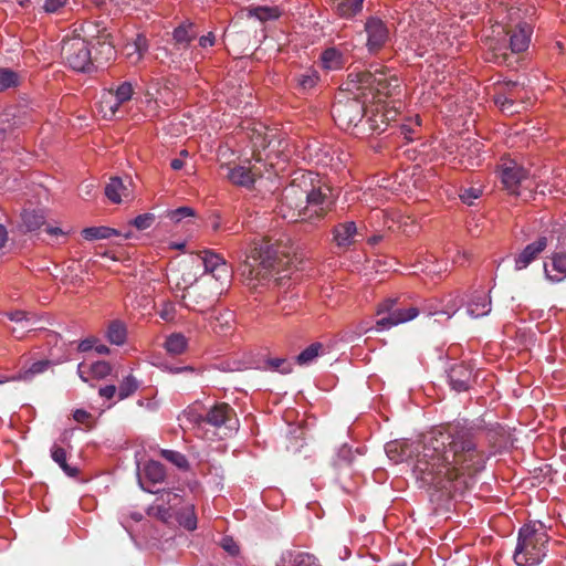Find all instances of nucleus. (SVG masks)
Returning <instances> with one entry per match:
<instances>
[{
	"instance_id": "nucleus-26",
	"label": "nucleus",
	"mask_w": 566,
	"mask_h": 566,
	"mask_svg": "<svg viewBox=\"0 0 566 566\" xmlns=\"http://www.w3.org/2000/svg\"><path fill=\"white\" fill-rule=\"evenodd\" d=\"M160 533H129L132 541L137 547L144 549H165L171 546L169 544L165 547L160 542Z\"/></svg>"
},
{
	"instance_id": "nucleus-22",
	"label": "nucleus",
	"mask_w": 566,
	"mask_h": 566,
	"mask_svg": "<svg viewBox=\"0 0 566 566\" xmlns=\"http://www.w3.org/2000/svg\"><path fill=\"white\" fill-rule=\"evenodd\" d=\"M400 80L395 76H387L385 73H378L373 92V97H390L400 93Z\"/></svg>"
},
{
	"instance_id": "nucleus-47",
	"label": "nucleus",
	"mask_w": 566,
	"mask_h": 566,
	"mask_svg": "<svg viewBox=\"0 0 566 566\" xmlns=\"http://www.w3.org/2000/svg\"><path fill=\"white\" fill-rule=\"evenodd\" d=\"M147 48L148 45L146 36L143 34H137L134 44L127 45L128 50L133 49V52L128 51L127 54L130 56L135 54V62H138L143 57V54L147 51Z\"/></svg>"
},
{
	"instance_id": "nucleus-50",
	"label": "nucleus",
	"mask_w": 566,
	"mask_h": 566,
	"mask_svg": "<svg viewBox=\"0 0 566 566\" xmlns=\"http://www.w3.org/2000/svg\"><path fill=\"white\" fill-rule=\"evenodd\" d=\"M90 371L94 378L103 379L111 374L112 367L107 361L101 360L92 364Z\"/></svg>"
},
{
	"instance_id": "nucleus-23",
	"label": "nucleus",
	"mask_w": 566,
	"mask_h": 566,
	"mask_svg": "<svg viewBox=\"0 0 566 566\" xmlns=\"http://www.w3.org/2000/svg\"><path fill=\"white\" fill-rule=\"evenodd\" d=\"M277 566H322L317 558L308 553L287 551L282 554Z\"/></svg>"
},
{
	"instance_id": "nucleus-49",
	"label": "nucleus",
	"mask_w": 566,
	"mask_h": 566,
	"mask_svg": "<svg viewBox=\"0 0 566 566\" xmlns=\"http://www.w3.org/2000/svg\"><path fill=\"white\" fill-rule=\"evenodd\" d=\"M482 195V190L478 187H469L460 190V199L463 203L468 206L474 205V201L479 199Z\"/></svg>"
},
{
	"instance_id": "nucleus-31",
	"label": "nucleus",
	"mask_w": 566,
	"mask_h": 566,
	"mask_svg": "<svg viewBox=\"0 0 566 566\" xmlns=\"http://www.w3.org/2000/svg\"><path fill=\"white\" fill-rule=\"evenodd\" d=\"M294 81L296 82V87L301 93H308L317 85L319 75L317 71L307 69L304 72L296 74Z\"/></svg>"
},
{
	"instance_id": "nucleus-56",
	"label": "nucleus",
	"mask_w": 566,
	"mask_h": 566,
	"mask_svg": "<svg viewBox=\"0 0 566 566\" xmlns=\"http://www.w3.org/2000/svg\"><path fill=\"white\" fill-rule=\"evenodd\" d=\"M271 369L277 370L282 374H289L292 370V365L284 358H272L268 360Z\"/></svg>"
},
{
	"instance_id": "nucleus-14",
	"label": "nucleus",
	"mask_w": 566,
	"mask_h": 566,
	"mask_svg": "<svg viewBox=\"0 0 566 566\" xmlns=\"http://www.w3.org/2000/svg\"><path fill=\"white\" fill-rule=\"evenodd\" d=\"M532 33L533 28L526 22H521L513 30L507 31L511 51L513 53L525 51L530 45Z\"/></svg>"
},
{
	"instance_id": "nucleus-62",
	"label": "nucleus",
	"mask_w": 566,
	"mask_h": 566,
	"mask_svg": "<svg viewBox=\"0 0 566 566\" xmlns=\"http://www.w3.org/2000/svg\"><path fill=\"white\" fill-rule=\"evenodd\" d=\"M98 394L105 399H112L117 394V388L114 385H107L99 388Z\"/></svg>"
},
{
	"instance_id": "nucleus-54",
	"label": "nucleus",
	"mask_w": 566,
	"mask_h": 566,
	"mask_svg": "<svg viewBox=\"0 0 566 566\" xmlns=\"http://www.w3.org/2000/svg\"><path fill=\"white\" fill-rule=\"evenodd\" d=\"M462 304L463 300L460 296H450V298L446 302L444 310L442 311V313L447 314L448 318H450L460 310Z\"/></svg>"
},
{
	"instance_id": "nucleus-5",
	"label": "nucleus",
	"mask_w": 566,
	"mask_h": 566,
	"mask_svg": "<svg viewBox=\"0 0 566 566\" xmlns=\"http://www.w3.org/2000/svg\"><path fill=\"white\" fill-rule=\"evenodd\" d=\"M376 314L378 316L382 315L375 324V329L380 332L412 321L419 315V310L416 306L400 308L398 307V298H386L378 304Z\"/></svg>"
},
{
	"instance_id": "nucleus-19",
	"label": "nucleus",
	"mask_w": 566,
	"mask_h": 566,
	"mask_svg": "<svg viewBox=\"0 0 566 566\" xmlns=\"http://www.w3.org/2000/svg\"><path fill=\"white\" fill-rule=\"evenodd\" d=\"M377 74L369 71H352L347 76L348 90L360 91L363 95H366L365 91L374 92Z\"/></svg>"
},
{
	"instance_id": "nucleus-42",
	"label": "nucleus",
	"mask_w": 566,
	"mask_h": 566,
	"mask_svg": "<svg viewBox=\"0 0 566 566\" xmlns=\"http://www.w3.org/2000/svg\"><path fill=\"white\" fill-rule=\"evenodd\" d=\"M323 350L321 343H313L296 356V363L298 365H307L312 363Z\"/></svg>"
},
{
	"instance_id": "nucleus-38",
	"label": "nucleus",
	"mask_w": 566,
	"mask_h": 566,
	"mask_svg": "<svg viewBox=\"0 0 566 566\" xmlns=\"http://www.w3.org/2000/svg\"><path fill=\"white\" fill-rule=\"evenodd\" d=\"M134 88L130 82L120 83L115 90V104H109V111L112 114L118 109L119 105L129 101L133 96Z\"/></svg>"
},
{
	"instance_id": "nucleus-48",
	"label": "nucleus",
	"mask_w": 566,
	"mask_h": 566,
	"mask_svg": "<svg viewBox=\"0 0 566 566\" xmlns=\"http://www.w3.org/2000/svg\"><path fill=\"white\" fill-rule=\"evenodd\" d=\"M250 15L255 17L260 21H268L276 19L279 17V12L276 8L256 7L250 10Z\"/></svg>"
},
{
	"instance_id": "nucleus-4",
	"label": "nucleus",
	"mask_w": 566,
	"mask_h": 566,
	"mask_svg": "<svg viewBox=\"0 0 566 566\" xmlns=\"http://www.w3.org/2000/svg\"><path fill=\"white\" fill-rule=\"evenodd\" d=\"M61 56L76 72H88L94 65L90 44L80 35L63 39Z\"/></svg>"
},
{
	"instance_id": "nucleus-17",
	"label": "nucleus",
	"mask_w": 566,
	"mask_h": 566,
	"mask_svg": "<svg viewBox=\"0 0 566 566\" xmlns=\"http://www.w3.org/2000/svg\"><path fill=\"white\" fill-rule=\"evenodd\" d=\"M200 258L205 265L206 272L211 273L216 280L221 281L229 276V269L227 263L219 254L210 250H205L201 252Z\"/></svg>"
},
{
	"instance_id": "nucleus-11",
	"label": "nucleus",
	"mask_w": 566,
	"mask_h": 566,
	"mask_svg": "<svg viewBox=\"0 0 566 566\" xmlns=\"http://www.w3.org/2000/svg\"><path fill=\"white\" fill-rule=\"evenodd\" d=\"M451 388L457 392L468 391L475 381L472 367L464 363H455L448 369Z\"/></svg>"
},
{
	"instance_id": "nucleus-27",
	"label": "nucleus",
	"mask_w": 566,
	"mask_h": 566,
	"mask_svg": "<svg viewBox=\"0 0 566 566\" xmlns=\"http://www.w3.org/2000/svg\"><path fill=\"white\" fill-rule=\"evenodd\" d=\"M334 240L338 247H348L354 241V235L357 233L355 222L348 221L339 223L334 228Z\"/></svg>"
},
{
	"instance_id": "nucleus-8",
	"label": "nucleus",
	"mask_w": 566,
	"mask_h": 566,
	"mask_svg": "<svg viewBox=\"0 0 566 566\" xmlns=\"http://www.w3.org/2000/svg\"><path fill=\"white\" fill-rule=\"evenodd\" d=\"M182 503V496L172 491H161L157 497V503L147 510V514L161 521L164 524L172 525V513Z\"/></svg>"
},
{
	"instance_id": "nucleus-55",
	"label": "nucleus",
	"mask_w": 566,
	"mask_h": 566,
	"mask_svg": "<svg viewBox=\"0 0 566 566\" xmlns=\"http://www.w3.org/2000/svg\"><path fill=\"white\" fill-rule=\"evenodd\" d=\"M155 221V216L153 213H144L137 216L133 221L132 224L136 227L138 230H146L151 227V224Z\"/></svg>"
},
{
	"instance_id": "nucleus-13",
	"label": "nucleus",
	"mask_w": 566,
	"mask_h": 566,
	"mask_svg": "<svg viewBox=\"0 0 566 566\" xmlns=\"http://www.w3.org/2000/svg\"><path fill=\"white\" fill-rule=\"evenodd\" d=\"M528 99V93L523 85L511 95L495 94L494 96V102L500 107V109L509 114L518 113V105L524 104Z\"/></svg>"
},
{
	"instance_id": "nucleus-21",
	"label": "nucleus",
	"mask_w": 566,
	"mask_h": 566,
	"mask_svg": "<svg viewBox=\"0 0 566 566\" xmlns=\"http://www.w3.org/2000/svg\"><path fill=\"white\" fill-rule=\"evenodd\" d=\"M491 311V298L484 290L472 292L468 303L467 312L471 317L478 318L489 314Z\"/></svg>"
},
{
	"instance_id": "nucleus-10",
	"label": "nucleus",
	"mask_w": 566,
	"mask_h": 566,
	"mask_svg": "<svg viewBox=\"0 0 566 566\" xmlns=\"http://www.w3.org/2000/svg\"><path fill=\"white\" fill-rule=\"evenodd\" d=\"M205 421L214 428L235 429L238 419L234 409L227 402H218L205 413Z\"/></svg>"
},
{
	"instance_id": "nucleus-41",
	"label": "nucleus",
	"mask_w": 566,
	"mask_h": 566,
	"mask_svg": "<svg viewBox=\"0 0 566 566\" xmlns=\"http://www.w3.org/2000/svg\"><path fill=\"white\" fill-rule=\"evenodd\" d=\"M139 387L137 379L133 375L125 377L117 389L119 400H124L132 396Z\"/></svg>"
},
{
	"instance_id": "nucleus-9",
	"label": "nucleus",
	"mask_w": 566,
	"mask_h": 566,
	"mask_svg": "<svg viewBox=\"0 0 566 566\" xmlns=\"http://www.w3.org/2000/svg\"><path fill=\"white\" fill-rule=\"evenodd\" d=\"M500 179L504 188L512 195L520 196L522 184L528 179L527 171L513 160H505L500 166Z\"/></svg>"
},
{
	"instance_id": "nucleus-43",
	"label": "nucleus",
	"mask_w": 566,
	"mask_h": 566,
	"mask_svg": "<svg viewBox=\"0 0 566 566\" xmlns=\"http://www.w3.org/2000/svg\"><path fill=\"white\" fill-rule=\"evenodd\" d=\"M98 46L99 50L93 57L94 62H97L98 64H104L114 59L116 51L114 49V45L109 41H98Z\"/></svg>"
},
{
	"instance_id": "nucleus-61",
	"label": "nucleus",
	"mask_w": 566,
	"mask_h": 566,
	"mask_svg": "<svg viewBox=\"0 0 566 566\" xmlns=\"http://www.w3.org/2000/svg\"><path fill=\"white\" fill-rule=\"evenodd\" d=\"M91 418L92 415L84 409H76L73 413V419L78 423H86Z\"/></svg>"
},
{
	"instance_id": "nucleus-46",
	"label": "nucleus",
	"mask_w": 566,
	"mask_h": 566,
	"mask_svg": "<svg viewBox=\"0 0 566 566\" xmlns=\"http://www.w3.org/2000/svg\"><path fill=\"white\" fill-rule=\"evenodd\" d=\"M366 125L368 126V130L371 133H382L386 129L387 123L385 120V115L382 113L377 112L369 116L366 120Z\"/></svg>"
},
{
	"instance_id": "nucleus-30",
	"label": "nucleus",
	"mask_w": 566,
	"mask_h": 566,
	"mask_svg": "<svg viewBox=\"0 0 566 566\" xmlns=\"http://www.w3.org/2000/svg\"><path fill=\"white\" fill-rule=\"evenodd\" d=\"M321 62L323 69L327 71L340 70L345 64L343 53L336 48H328L324 50L321 54Z\"/></svg>"
},
{
	"instance_id": "nucleus-1",
	"label": "nucleus",
	"mask_w": 566,
	"mask_h": 566,
	"mask_svg": "<svg viewBox=\"0 0 566 566\" xmlns=\"http://www.w3.org/2000/svg\"><path fill=\"white\" fill-rule=\"evenodd\" d=\"M481 427L449 423L423 446L415 471L419 480L440 492L438 500H450L469 490L488 460L481 443Z\"/></svg>"
},
{
	"instance_id": "nucleus-24",
	"label": "nucleus",
	"mask_w": 566,
	"mask_h": 566,
	"mask_svg": "<svg viewBox=\"0 0 566 566\" xmlns=\"http://www.w3.org/2000/svg\"><path fill=\"white\" fill-rule=\"evenodd\" d=\"M256 174L249 167H228L227 178L235 186L250 188L255 181Z\"/></svg>"
},
{
	"instance_id": "nucleus-25",
	"label": "nucleus",
	"mask_w": 566,
	"mask_h": 566,
	"mask_svg": "<svg viewBox=\"0 0 566 566\" xmlns=\"http://www.w3.org/2000/svg\"><path fill=\"white\" fill-rule=\"evenodd\" d=\"M176 520L180 527L186 531H196L197 528V515L195 512V505L187 503L172 513V520Z\"/></svg>"
},
{
	"instance_id": "nucleus-52",
	"label": "nucleus",
	"mask_w": 566,
	"mask_h": 566,
	"mask_svg": "<svg viewBox=\"0 0 566 566\" xmlns=\"http://www.w3.org/2000/svg\"><path fill=\"white\" fill-rule=\"evenodd\" d=\"M9 319L20 324L22 329L31 331L30 322L31 317L29 316V313L24 311H14L7 314Z\"/></svg>"
},
{
	"instance_id": "nucleus-45",
	"label": "nucleus",
	"mask_w": 566,
	"mask_h": 566,
	"mask_svg": "<svg viewBox=\"0 0 566 566\" xmlns=\"http://www.w3.org/2000/svg\"><path fill=\"white\" fill-rule=\"evenodd\" d=\"M160 455L179 469H188L189 467L187 458L178 451L163 449Z\"/></svg>"
},
{
	"instance_id": "nucleus-60",
	"label": "nucleus",
	"mask_w": 566,
	"mask_h": 566,
	"mask_svg": "<svg viewBox=\"0 0 566 566\" xmlns=\"http://www.w3.org/2000/svg\"><path fill=\"white\" fill-rule=\"evenodd\" d=\"M521 86L522 85L518 84L517 82L509 81L499 85L496 94L511 95L512 93L516 92Z\"/></svg>"
},
{
	"instance_id": "nucleus-29",
	"label": "nucleus",
	"mask_w": 566,
	"mask_h": 566,
	"mask_svg": "<svg viewBox=\"0 0 566 566\" xmlns=\"http://www.w3.org/2000/svg\"><path fill=\"white\" fill-rule=\"evenodd\" d=\"M198 35L196 25L191 22L182 23L174 30L175 43L180 48H187Z\"/></svg>"
},
{
	"instance_id": "nucleus-37",
	"label": "nucleus",
	"mask_w": 566,
	"mask_h": 566,
	"mask_svg": "<svg viewBox=\"0 0 566 566\" xmlns=\"http://www.w3.org/2000/svg\"><path fill=\"white\" fill-rule=\"evenodd\" d=\"M51 457L53 461L56 462L69 476L77 475L78 470L69 465L66 462V451L64 448L57 444H53L51 448Z\"/></svg>"
},
{
	"instance_id": "nucleus-18",
	"label": "nucleus",
	"mask_w": 566,
	"mask_h": 566,
	"mask_svg": "<svg viewBox=\"0 0 566 566\" xmlns=\"http://www.w3.org/2000/svg\"><path fill=\"white\" fill-rule=\"evenodd\" d=\"M546 277L553 283H559L566 279V252L553 253L548 262L544 263Z\"/></svg>"
},
{
	"instance_id": "nucleus-64",
	"label": "nucleus",
	"mask_w": 566,
	"mask_h": 566,
	"mask_svg": "<svg viewBox=\"0 0 566 566\" xmlns=\"http://www.w3.org/2000/svg\"><path fill=\"white\" fill-rule=\"evenodd\" d=\"M94 344H95L94 338H86L78 344L77 349L82 353H85V352H88L90 349H92L94 347Z\"/></svg>"
},
{
	"instance_id": "nucleus-58",
	"label": "nucleus",
	"mask_w": 566,
	"mask_h": 566,
	"mask_svg": "<svg viewBox=\"0 0 566 566\" xmlns=\"http://www.w3.org/2000/svg\"><path fill=\"white\" fill-rule=\"evenodd\" d=\"M184 416L187 418V420L193 424H202L206 423L205 421V413L198 412L196 407H191L188 410L185 411Z\"/></svg>"
},
{
	"instance_id": "nucleus-20",
	"label": "nucleus",
	"mask_w": 566,
	"mask_h": 566,
	"mask_svg": "<svg viewBox=\"0 0 566 566\" xmlns=\"http://www.w3.org/2000/svg\"><path fill=\"white\" fill-rule=\"evenodd\" d=\"M377 74L369 71H352L347 76L348 90L360 91L363 95H366L365 91L374 92Z\"/></svg>"
},
{
	"instance_id": "nucleus-57",
	"label": "nucleus",
	"mask_w": 566,
	"mask_h": 566,
	"mask_svg": "<svg viewBox=\"0 0 566 566\" xmlns=\"http://www.w3.org/2000/svg\"><path fill=\"white\" fill-rule=\"evenodd\" d=\"M219 544L231 556H237L240 553L239 544L231 536H223Z\"/></svg>"
},
{
	"instance_id": "nucleus-40",
	"label": "nucleus",
	"mask_w": 566,
	"mask_h": 566,
	"mask_svg": "<svg viewBox=\"0 0 566 566\" xmlns=\"http://www.w3.org/2000/svg\"><path fill=\"white\" fill-rule=\"evenodd\" d=\"M22 221L28 231H35L45 223L42 212L30 210L22 213Z\"/></svg>"
},
{
	"instance_id": "nucleus-53",
	"label": "nucleus",
	"mask_w": 566,
	"mask_h": 566,
	"mask_svg": "<svg viewBox=\"0 0 566 566\" xmlns=\"http://www.w3.org/2000/svg\"><path fill=\"white\" fill-rule=\"evenodd\" d=\"M231 314H221L214 318L212 328L216 333H227L231 328Z\"/></svg>"
},
{
	"instance_id": "nucleus-12",
	"label": "nucleus",
	"mask_w": 566,
	"mask_h": 566,
	"mask_svg": "<svg viewBox=\"0 0 566 566\" xmlns=\"http://www.w3.org/2000/svg\"><path fill=\"white\" fill-rule=\"evenodd\" d=\"M365 31L367 33V49L370 53L378 52L387 42L389 31L387 25L379 18H369L365 23Z\"/></svg>"
},
{
	"instance_id": "nucleus-28",
	"label": "nucleus",
	"mask_w": 566,
	"mask_h": 566,
	"mask_svg": "<svg viewBox=\"0 0 566 566\" xmlns=\"http://www.w3.org/2000/svg\"><path fill=\"white\" fill-rule=\"evenodd\" d=\"M105 196L113 203H120L123 198L129 196V192L119 177H112L105 187Z\"/></svg>"
},
{
	"instance_id": "nucleus-2",
	"label": "nucleus",
	"mask_w": 566,
	"mask_h": 566,
	"mask_svg": "<svg viewBox=\"0 0 566 566\" xmlns=\"http://www.w3.org/2000/svg\"><path fill=\"white\" fill-rule=\"evenodd\" d=\"M289 262V253L282 249L281 243L264 237L253 242L240 272L245 280L263 281L277 274Z\"/></svg>"
},
{
	"instance_id": "nucleus-3",
	"label": "nucleus",
	"mask_w": 566,
	"mask_h": 566,
	"mask_svg": "<svg viewBox=\"0 0 566 566\" xmlns=\"http://www.w3.org/2000/svg\"><path fill=\"white\" fill-rule=\"evenodd\" d=\"M547 533H518L514 562L518 566L539 564L546 555Z\"/></svg>"
},
{
	"instance_id": "nucleus-33",
	"label": "nucleus",
	"mask_w": 566,
	"mask_h": 566,
	"mask_svg": "<svg viewBox=\"0 0 566 566\" xmlns=\"http://www.w3.org/2000/svg\"><path fill=\"white\" fill-rule=\"evenodd\" d=\"M51 366L52 361L49 359L34 361L29 368L20 370L17 376L11 378V380L30 381L34 376L46 371Z\"/></svg>"
},
{
	"instance_id": "nucleus-15",
	"label": "nucleus",
	"mask_w": 566,
	"mask_h": 566,
	"mask_svg": "<svg viewBox=\"0 0 566 566\" xmlns=\"http://www.w3.org/2000/svg\"><path fill=\"white\" fill-rule=\"evenodd\" d=\"M547 238L539 237L536 241L527 244L515 258L517 271L526 269L546 249Z\"/></svg>"
},
{
	"instance_id": "nucleus-32",
	"label": "nucleus",
	"mask_w": 566,
	"mask_h": 566,
	"mask_svg": "<svg viewBox=\"0 0 566 566\" xmlns=\"http://www.w3.org/2000/svg\"><path fill=\"white\" fill-rule=\"evenodd\" d=\"M164 347L172 356L181 355L188 348V339L181 333H172L166 337Z\"/></svg>"
},
{
	"instance_id": "nucleus-16",
	"label": "nucleus",
	"mask_w": 566,
	"mask_h": 566,
	"mask_svg": "<svg viewBox=\"0 0 566 566\" xmlns=\"http://www.w3.org/2000/svg\"><path fill=\"white\" fill-rule=\"evenodd\" d=\"M166 478V470L165 467L155 460L147 461L142 472L139 473V481L142 483V486L147 490L150 493H155L149 486H145L144 483H149L150 485H156L158 483L164 482Z\"/></svg>"
},
{
	"instance_id": "nucleus-39",
	"label": "nucleus",
	"mask_w": 566,
	"mask_h": 566,
	"mask_svg": "<svg viewBox=\"0 0 566 566\" xmlns=\"http://www.w3.org/2000/svg\"><path fill=\"white\" fill-rule=\"evenodd\" d=\"M355 460V452L348 444H343L338 448L333 464L335 468L342 469L349 467Z\"/></svg>"
},
{
	"instance_id": "nucleus-36",
	"label": "nucleus",
	"mask_w": 566,
	"mask_h": 566,
	"mask_svg": "<svg viewBox=\"0 0 566 566\" xmlns=\"http://www.w3.org/2000/svg\"><path fill=\"white\" fill-rule=\"evenodd\" d=\"M107 339L114 345H123L127 338V328L122 321H113L107 328Z\"/></svg>"
},
{
	"instance_id": "nucleus-35",
	"label": "nucleus",
	"mask_w": 566,
	"mask_h": 566,
	"mask_svg": "<svg viewBox=\"0 0 566 566\" xmlns=\"http://www.w3.org/2000/svg\"><path fill=\"white\" fill-rule=\"evenodd\" d=\"M336 12L344 18H350L361 10L364 0H332Z\"/></svg>"
},
{
	"instance_id": "nucleus-6",
	"label": "nucleus",
	"mask_w": 566,
	"mask_h": 566,
	"mask_svg": "<svg viewBox=\"0 0 566 566\" xmlns=\"http://www.w3.org/2000/svg\"><path fill=\"white\" fill-rule=\"evenodd\" d=\"M365 115V103L358 97L337 99L332 106V116L342 129L356 127Z\"/></svg>"
},
{
	"instance_id": "nucleus-63",
	"label": "nucleus",
	"mask_w": 566,
	"mask_h": 566,
	"mask_svg": "<svg viewBox=\"0 0 566 566\" xmlns=\"http://www.w3.org/2000/svg\"><path fill=\"white\" fill-rule=\"evenodd\" d=\"M214 35L212 32H209L207 35H202L200 36L199 39V44L201 48H208V46H212L214 44Z\"/></svg>"
},
{
	"instance_id": "nucleus-7",
	"label": "nucleus",
	"mask_w": 566,
	"mask_h": 566,
	"mask_svg": "<svg viewBox=\"0 0 566 566\" xmlns=\"http://www.w3.org/2000/svg\"><path fill=\"white\" fill-rule=\"evenodd\" d=\"M328 187L312 188L306 193V205L300 210L298 217L302 220H313L324 217L333 207V199Z\"/></svg>"
},
{
	"instance_id": "nucleus-44",
	"label": "nucleus",
	"mask_w": 566,
	"mask_h": 566,
	"mask_svg": "<svg viewBox=\"0 0 566 566\" xmlns=\"http://www.w3.org/2000/svg\"><path fill=\"white\" fill-rule=\"evenodd\" d=\"M19 84V75L18 73L9 70L1 69L0 70V92H3L10 87H15Z\"/></svg>"
},
{
	"instance_id": "nucleus-34",
	"label": "nucleus",
	"mask_w": 566,
	"mask_h": 566,
	"mask_svg": "<svg viewBox=\"0 0 566 566\" xmlns=\"http://www.w3.org/2000/svg\"><path fill=\"white\" fill-rule=\"evenodd\" d=\"M81 234L87 241H95L119 235V231L109 227L101 226L85 228L82 230Z\"/></svg>"
},
{
	"instance_id": "nucleus-59",
	"label": "nucleus",
	"mask_w": 566,
	"mask_h": 566,
	"mask_svg": "<svg viewBox=\"0 0 566 566\" xmlns=\"http://www.w3.org/2000/svg\"><path fill=\"white\" fill-rule=\"evenodd\" d=\"M69 0H44L43 10L46 13H56L59 12Z\"/></svg>"
},
{
	"instance_id": "nucleus-51",
	"label": "nucleus",
	"mask_w": 566,
	"mask_h": 566,
	"mask_svg": "<svg viewBox=\"0 0 566 566\" xmlns=\"http://www.w3.org/2000/svg\"><path fill=\"white\" fill-rule=\"evenodd\" d=\"M195 210L190 207H179L175 210L168 211L167 213L168 218L176 223L182 221L188 217H195Z\"/></svg>"
}]
</instances>
